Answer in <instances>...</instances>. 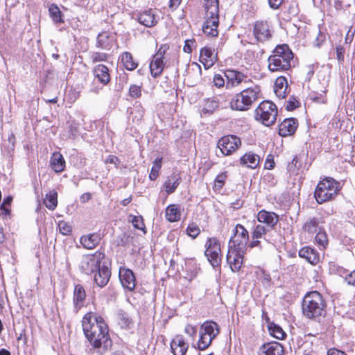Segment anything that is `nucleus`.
Masks as SVG:
<instances>
[{"mask_svg":"<svg viewBox=\"0 0 355 355\" xmlns=\"http://www.w3.org/2000/svg\"><path fill=\"white\" fill-rule=\"evenodd\" d=\"M84 334L96 353L103 355L110 351L112 341L104 319L93 312L87 313L82 320Z\"/></svg>","mask_w":355,"mask_h":355,"instance_id":"1","label":"nucleus"},{"mask_svg":"<svg viewBox=\"0 0 355 355\" xmlns=\"http://www.w3.org/2000/svg\"><path fill=\"white\" fill-rule=\"evenodd\" d=\"M326 303L318 291L307 293L302 303L303 315L309 319H316L325 313Z\"/></svg>","mask_w":355,"mask_h":355,"instance_id":"2","label":"nucleus"},{"mask_svg":"<svg viewBox=\"0 0 355 355\" xmlns=\"http://www.w3.org/2000/svg\"><path fill=\"white\" fill-rule=\"evenodd\" d=\"M272 53L268 59V69L270 71H285L291 68L293 54L287 44L277 46Z\"/></svg>","mask_w":355,"mask_h":355,"instance_id":"3","label":"nucleus"},{"mask_svg":"<svg viewBox=\"0 0 355 355\" xmlns=\"http://www.w3.org/2000/svg\"><path fill=\"white\" fill-rule=\"evenodd\" d=\"M260 89L257 85L249 87L234 96L230 101V107L238 111L248 110L258 101Z\"/></svg>","mask_w":355,"mask_h":355,"instance_id":"4","label":"nucleus"},{"mask_svg":"<svg viewBox=\"0 0 355 355\" xmlns=\"http://www.w3.org/2000/svg\"><path fill=\"white\" fill-rule=\"evenodd\" d=\"M206 9V20L202 26L204 33L216 37L218 32V0H203Z\"/></svg>","mask_w":355,"mask_h":355,"instance_id":"5","label":"nucleus"},{"mask_svg":"<svg viewBox=\"0 0 355 355\" xmlns=\"http://www.w3.org/2000/svg\"><path fill=\"white\" fill-rule=\"evenodd\" d=\"M338 191L339 182L331 178H326L318 184L314 197L318 203L322 204L334 198Z\"/></svg>","mask_w":355,"mask_h":355,"instance_id":"6","label":"nucleus"},{"mask_svg":"<svg viewBox=\"0 0 355 355\" xmlns=\"http://www.w3.org/2000/svg\"><path fill=\"white\" fill-rule=\"evenodd\" d=\"M277 116V106L268 101L261 102L255 110V119L266 126L274 124L276 121Z\"/></svg>","mask_w":355,"mask_h":355,"instance_id":"7","label":"nucleus"},{"mask_svg":"<svg viewBox=\"0 0 355 355\" xmlns=\"http://www.w3.org/2000/svg\"><path fill=\"white\" fill-rule=\"evenodd\" d=\"M104 258L105 254L101 251L85 254L82 257L80 269L82 272L86 275H91L96 272L97 269L103 265L101 263Z\"/></svg>","mask_w":355,"mask_h":355,"instance_id":"8","label":"nucleus"},{"mask_svg":"<svg viewBox=\"0 0 355 355\" xmlns=\"http://www.w3.org/2000/svg\"><path fill=\"white\" fill-rule=\"evenodd\" d=\"M168 49L169 46L167 44H163L154 55L150 63V70L153 78H157L162 74L165 66L164 55Z\"/></svg>","mask_w":355,"mask_h":355,"instance_id":"9","label":"nucleus"},{"mask_svg":"<svg viewBox=\"0 0 355 355\" xmlns=\"http://www.w3.org/2000/svg\"><path fill=\"white\" fill-rule=\"evenodd\" d=\"M207 249L205 255L213 267H217L220 265V245L216 238H209L206 243Z\"/></svg>","mask_w":355,"mask_h":355,"instance_id":"10","label":"nucleus"},{"mask_svg":"<svg viewBox=\"0 0 355 355\" xmlns=\"http://www.w3.org/2000/svg\"><path fill=\"white\" fill-rule=\"evenodd\" d=\"M249 240L247 230L241 224H237L234 229V234L230 241V248L243 250Z\"/></svg>","mask_w":355,"mask_h":355,"instance_id":"11","label":"nucleus"},{"mask_svg":"<svg viewBox=\"0 0 355 355\" xmlns=\"http://www.w3.org/2000/svg\"><path fill=\"white\" fill-rule=\"evenodd\" d=\"M241 145L239 137L234 135H226L221 137L218 141V147L224 155H231Z\"/></svg>","mask_w":355,"mask_h":355,"instance_id":"12","label":"nucleus"},{"mask_svg":"<svg viewBox=\"0 0 355 355\" xmlns=\"http://www.w3.org/2000/svg\"><path fill=\"white\" fill-rule=\"evenodd\" d=\"M119 277L123 288L128 291H134L136 286V278L132 270L125 266L120 267Z\"/></svg>","mask_w":355,"mask_h":355,"instance_id":"13","label":"nucleus"},{"mask_svg":"<svg viewBox=\"0 0 355 355\" xmlns=\"http://www.w3.org/2000/svg\"><path fill=\"white\" fill-rule=\"evenodd\" d=\"M225 76L227 80L226 85L227 88L236 87L242 83L247 84L251 82V80L247 75L233 69L227 70L225 72Z\"/></svg>","mask_w":355,"mask_h":355,"instance_id":"14","label":"nucleus"},{"mask_svg":"<svg viewBox=\"0 0 355 355\" xmlns=\"http://www.w3.org/2000/svg\"><path fill=\"white\" fill-rule=\"evenodd\" d=\"M243 250L230 248L227 254V262L233 272H238L243 264Z\"/></svg>","mask_w":355,"mask_h":355,"instance_id":"15","label":"nucleus"},{"mask_svg":"<svg viewBox=\"0 0 355 355\" xmlns=\"http://www.w3.org/2000/svg\"><path fill=\"white\" fill-rule=\"evenodd\" d=\"M253 33L257 42H264L272 37L270 26L266 21H257L253 28Z\"/></svg>","mask_w":355,"mask_h":355,"instance_id":"16","label":"nucleus"},{"mask_svg":"<svg viewBox=\"0 0 355 355\" xmlns=\"http://www.w3.org/2000/svg\"><path fill=\"white\" fill-rule=\"evenodd\" d=\"M269 231L268 228H266L265 226L259 224L255 226L252 233V241L249 244V247L251 248L259 247L260 249L263 248L261 245V241L260 239H263L264 242L268 244L269 241L265 238L267 232Z\"/></svg>","mask_w":355,"mask_h":355,"instance_id":"17","label":"nucleus"},{"mask_svg":"<svg viewBox=\"0 0 355 355\" xmlns=\"http://www.w3.org/2000/svg\"><path fill=\"white\" fill-rule=\"evenodd\" d=\"M297 127L298 121L296 119H286L279 125V135L284 137L293 135Z\"/></svg>","mask_w":355,"mask_h":355,"instance_id":"18","label":"nucleus"},{"mask_svg":"<svg viewBox=\"0 0 355 355\" xmlns=\"http://www.w3.org/2000/svg\"><path fill=\"white\" fill-rule=\"evenodd\" d=\"M110 276V270L103 263L95 272L94 281L98 286L103 288L107 284Z\"/></svg>","mask_w":355,"mask_h":355,"instance_id":"19","label":"nucleus"},{"mask_svg":"<svg viewBox=\"0 0 355 355\" xmlns=\"http://www.w3.org/2000/svg\"><path fill=\"white\" fill-rule=\"evenodd\" d=\"M115 40V36L112 33L103 31L97 36L96 46L104 50H110Z\"/></svg>","mask_w":355,"mask_h":355,"instance_id":"20","label":"nucleus"},{"mask_svg":"<svg viewBox=\"0 0 355 355\" xmlns=\"http://www.w3.org/2000/svg\"><path fill=\"white\" fill-rule=\"evenodd\" d=\"M257 220L259 223L266 224V228H273L279 221V216L274 212L266 211L264 209L259 211Z\"/></svg>","mask_w":355,"mask_h":355,"instance_id":"21","label":"nucleus"},{"mask_svg":"<svg viewBox=\"0 0 355 355\" xmlns=\"http://www.w3.org/2000/svg\"><path fill=\"white\" fill-rule=\"evenodd\" d=\"M188 348V343L181 335L175 336L171 342V349L173 355H185Z\"/></svg>","mask_w":355,"mask_h":355,"instance_id":"22","label":"nucleus"},{"mask_svg":"<svg viewBox=\"0 0 355 355\" xmlns=\"http://www.w3.org/2000/svg\"><path fill=\"white\" fill-rule=\"evenodd\" d=\"M283 346L278 342H271L261 346L259 355H283Z\"/></svg>","mask_w":355,"mask_h":355,"instance_id":"23","label":"nucleus"},{"mask_svg":"<svg viewBox=\"0 0 355 355\" xmlns=\"http://www.w3.org/2000/svg\"><path fill=\"white\" fill-rule=\"evenodd\" d=\"M85 298L86 293L83 286L80 284L76 285L73 296V303L76 312H78L84 306Z\"/></svg>","mask_w":355,"mask_h":355,"instance_id":"24","label":"nucleus"},{"mask_svg":"<svg viewBox=\"0 0 355 355\" xmlns=\"http://www.w3.org/2000/svg\"><path fill=\"white\" fill-rule=\"evenodd\" d=\"M94 75L98 80L105 85L110 81V76L108 68L104 64L96 65L93 70Z\"/></svg>","mask_w":355,"mask_h":355,"instance_id":"25","label":"nucleus"},{"mask_svg":"<svg viewBox=\"0 0 355 355\" xmlns=\"http://www.w3.org/2000/svg\"><path fill=\"white\" fill-rule=\"evenodd\" d=\"M101 241V236L97 233L89 234L83 235L80 239V242L82 245L88 250L95 248Z\"/></svg>","mask_w":355,"mask_h":355,"instance_id":"26","label":"nucleus"},{"mask_svg":"<svg viewBox=\"0 0 355 355\" xmlns=\"http://www.w3.org/2000/svg\"><path fill=\"white\" fill-rule=\"evenodd\" d=\"M259 164V157L254 153L248 152L240 159V164L250 168H256Z\"/></svg>","mask_w":355,"mask_h":355,"instance_id":"27","label":"nucleus"},{"mask_svg":"<svg viewBox=\"0 0 355 355\" xmlns=\"http://www.w3.org/2000/svg\"><path fill=\"white\" fill-rule=\"evenodd\" d=\"M299 256L311 264H316L319 261L318 253L310 247H304L299 251Z\"/></svg>","mask_w":355,"mask_h":355,"instance_id":"28","label":"nucleus"},{"mask_svg":"<svg viewBox=\"0 0 355 355\" xmlns=\"http://www.w3.org/2000/svg\"><path fill=\"white\" fill-rule=\"evenodd\" d=\"M137 20L141 24L146 27H152L157 24L155 14L152 10H145L140 13L137 17Z\"/></svg>","mask_w":355,"mask_h":355,"instance_id":"29","label":"nucleus"},{"mask_svg":"<svg viewBox=\"0 0 355 355\" xmlns=\"http://www.w3.org/2000/svg\"><path fill=\"white\" fill-rule=\"evenodd\" d=\"M50 164L52 169L55 173H60L64 170L65 160L63 156L58 152H55L52 155Z\"/></svg>","mask_w":355,"mask_h":355,"instance_id":"30","label":"nucleus"},{"mask_svg":"<svg viewBox=\"0 0 355 355\" xmlns=\"http://www.w3.org/2000/svg\"><path fill=\"white\" fill-rule=\"evenodd\" d=\"M181 180V177L179 174L173 173L168 177L167 180L164 184V187L168 194L173 193L177 187L179 186Z\"/></svg>","mask_w":355,"mask_h":355,"instance_id":"31","label":"nucleus"},{"mask_svg":"<svg viewBox=\"0 0 355 355\" xmlns=\"http://www.w3.org/2000/svg\"><path fill=\"white\" fill-rule=\"evenodd\" d=\"M166 218L169 222H176L180 220L181 211L180 206L175 204L168 205L166 209Z\"/></svg>","mask_w":355,"mask_h":355,"instance_id":"32","label":"nucleus"},{"mask_svg":"<svg viewBox=\"0 0 355 355\" xmlns=\"http://www.w3.org/2000/svg\"><path fill=\"white\" fill-rule=\"evenodd\" d=\"M200 331L214 339L219 334L218 324L212 321L204 322L200 327Z\"/></svg>","mask_w":355,"mask_h":355,"instance_id":"33","label":"nucleus"},{"mask_svg":"<svg viewBox=\"0 0 355 355\" xmlns=\"http://www.w3.org/2000/svg\"><path fill=\"white\" fill-rule=\"evenodd\" d=\"M216 56L214 55V51L211 48L204 47L200 50V61L203 64H207L210 62L209 65L211 66L215 61Z\"/></svg>","mask_w":355,"mask_h":355,"instance_id":"34","label":"nucleus"},{"mask_svg":"<svg viewBox=\"0 0 355 355\" xmlns=\"http://www.w3.org/2000/svg\"><path fill=\"white\" fill-rule=\"evenodd\" d=\"M121 62L126 69L132 71L137 67V63L133 60L132 55L129 52H124L121 55Z\"/></svg>","mask_w":355,"mask_h":355,"instance_id":"35","label":"nucleus"},{"mask_svg":"<svg viewBox=\"0 0 355 355\" xmlns=\"http://www.w3.org/2000/svg\"><path fill=\"white\" fill-rule=\"evenodd\" d=\"M318 225L319 219L313 217L306 220L303 226V230L304 232L313 234L318 231Z\"/></svg>","mask_w":355,"mask_h":355,"instance_id":"36","label":"nucleus"},{"mask_svg":"<svg viewBox=\"0 0 355 355\" xmlns=\"http://www.w3.org/2000/svg\"><path fill=\"white\" fill-rule=\"evenodd\" d=\"M44 203L49 209H55L58 203L57 193L53 191L47 193L45 196Z\"/></svg>","mask_w":355,"mask_h":355,"instance_id":"37","label":"nucleus"},{"mask_svg":"<svg viewBox=\"0 0 355 355\" xmlns=\"http://www.w3.org/2000/svg\"><path fill=\"white\" fill-rule=\"evenodd\" d=\"M218 101L215 98H209L205 103L202 112L205 114H212L218 107Z\"/></svg>","mask_w":355,"mask_h":355,"instance_id":"38","label":"nucleus"},{"mask_svg":"<svg viewBox=\"0 0 355 355\" xmlns=\"http://www.w3.org/2000/svg\"><path fill=\"white\" fill-rule=\"evenodd\" d=\"M214 338L200 331V339L198 342V348L200 350L206 349L211 343Z\"/></svg>","mask_w":355,"mask_h":355,"instance_id":"39","label":"nucleus"},{"mask_svg":"<svg viewBox=\"0 0 355 355\" xmlns=\"http://www.w3.org/2000/svg\"><path fill=\"white\" fill-rule=\"evenodd\" d=\"M162 158H157L152 166L150 173L149 174V178L151 180H156L159 176V171L162 167Z\"/></svg>","mask_w":355,"mask_h":355,"instance_id":"40","label":"nucleus"},{"mask_svg":"<svg viewBox=\"0 0 355 355\" xmlns=\"http://www.w3.org/2000/svg\"><path fill=\"white\" fill-rule=\"evenodd\" d=\"M315 242L322 249L326 248L328 245V238L326 232L324 230L319 229L315 238Z\"/></svg>","mask_w":355,"mask_h":355,"instance_id":"41","label":"nucleus"},{"mask_svg":"<svg viewBox=\"0 0 355 355\" xmlns=\"http://www.w3.org/2000/svg\"><path fill=\"white\" fill-rule=\"evenodd\" d=\"M269 331L273 337L276 338L277 339L282 340L284 339L286 336V333L284 331V330L279 327L276 324H272L269 327Z\"/></svg>","mask_w":355,"mask_h":355,"instance_id":"42","label":"nucleus"},{"mask_svg":"<svg viewBox=\"0 0 355 355\" xmlns=\"http://www.w3.org/2000/svg\"><path fill=\"white\" fill-rule=\"evenodd\" d=\"M49 14L55 23H60L62 21V17H61V12L60 10V8L54 4H52L49 9Z\"/></svg>","mask_w":355,"mask_h":355,"instance_id":"43","label":"nucleus"},{"mask_svg":"<svg viewBox=\"0 0 355 355\" xmlns=\"http://www.w3.org/2000/svg\"><path fill=\"white\" fill-rule=\"evenodd\" d=\"M119 318L120 321L119 324L122 328H130L132 326V320L129 317V315L126 313H120L119 314Z\"/></svg>","mask_w":355,"mask_h":355,"instance_id":"44","label":"nucleus"},{"mask_svg":"<svg viewBox=\"0 0 355 355\" xmlns=\"http://www.w3.org/2000/svg\"><path fill=\"white\" fill-rule=\"evenodd\" d=\"M199 227L194 223H190L187 228V234L192 239H196L200 234Z\"/></svg>","mask_w":355,"mask_h":355,"instance_id":"45","label":"nucleus"},{"mask_svg":"<svg viewBox=\"0 0 355 355\" xmlns=\"http://www.w3.org/2000/svg\"><path fill=\"white\" fill-rule=\"evenodd\" d=\"M59 230L63 235H69L72 231L71 226L65 221H60L58 223Z\"/></svg>","mask_w":355,"mask_h":355,"instance_id":"46","label":"nucleus"},{"mask_svg":"<svg viewBox=\"0 0 355 355\" xmlns=\"http://www.w3.org/2000/svg\"><path fill=\"white\" fill-rule=\"evenodd\" d=\"M226 179V172L221 173L220 174L218 175L215 179V188L217 189H220L223 187Z\"/></svg>","mask_w":355,"mask_h":355,"instance_id":"47","label":"nucleus"},{"mask_svg":"<svg viewBox=\"0 0 355 355\" xmlns=\"http://www.w3.org/2000/svg\"><path fill=\"white\" fill-rule=\"evenodd\" d=\"M108 55L105 53L94 52L91 55V59L94 63L107 60Z\"/></svg>","mask_w":355,"mask_h":355,"instance_id":"48","label":"nucleus"},{"mask_svg":"<svg viewBox=\"0 0 355 355\" xmlns=\"http://www.w3.org/2000/svg\"><path fill=\"white\" fill-rule=\"evenodd\" d=\"M132 218L131 223L133 226L138 230H143L144 228V224L141 216H130Z\"/></svg>","mask_w":355,"mask_h":355,"instance_id":"49","label":"nucleus"},{"mask_svg":"<svg viewBox=\"0 0 355 355\" xmlns=\"http://www.w3.org/2000/svg\"><path fill=\"white\" fill-rule=\"evenodd\" d=\"M300 105V103L293 96L291 97L287 101L286 109L287 110L291 111L298 107Z\"/></svg>","mask_w":355,"mask_h":355,"instance_id":"50","label":"nucleus"},{"mask_svg":"<svg viewBox=\"0 0 355 355\" xmlns=\"http://www.w3.org/2000/svg\"><path fill=\"white\" fill-rule=\"evenodd\" d=\"M129 94L132 98H138L141 96V87L137 85H132L129 89Z\"/></svg>","mask_w":355,"mask_h":355,"instance_id":"51","label":"nucleus"},{"mask_svg":"<svg viewBox=\"0 0 355 355\" xmlns=\"http://www.w3.org/2000/svg\"><path fill=\"white\" fill-rule=\"evenodd\" d=\"M288 88V83L284 77L277 78L275 83V89Z\"/></svg>","mask_w":355,"mask_h":355,"instance_id":"52","label":"nucleus"},{"mask_svg":"<svg viewBox=\"0 0 355 355\" xmlns=\"http://www.w3.org/2000/svg\"><path fill=\"white\" fill-rule=\"evenodd\" d=\"M12 201V198L11 196H8L4 198L2 204L1 205V209L3 210V212L6 215L10 214V209L5 207L6 205H10Z\"/></svg>","mask_w":355,"mask_h":355,"instance_id":"53","label":"nucleus"},{"mask_svg":"<svg viewBox=\"0 0 355 355\" xmlns=\"http://www.w3.org/2000/svg\"><path fill=\"white\" fill-rule=\"evenodd\" d=\"M345 280L347 284L355 286V270L346 274Z\"/></svg>","mask_w":355,"mask_h":355,"instance_id":"54","label":"nucleus"},{"mask_svg":"<svg viewBox=\"0 0 355 355\" xmlns=\"http://www.w3.org/2000/svg\"><path fill=\"white\" fill-rule=\"evenodd\" d=\"M214 83L217 87L220 88L224 86L225 80L222 76L216 74L214 77Z\"/></svg>","mask_w":355,"mask_h":355,"instance_id":"55","label":"nucleus"},{"mask_svg":"<svg viewBox=\"0 0 355 355\" xmlns=\"http://www.w3.org/2000/svg\"><path fill=\"white\" fill-rule=\"evenodd\" d=\"M184 331L189 336L193 337L196 335L197 329L191 324H187L185 327Z\"/></svg>","mask_w":355,"mask_h":355,"instance_id":"56","label":"nucleus"},{"mask_svg":"<svg viewBox=\"0 0 355 355\" xmlns=\"http://www.w3.org/2000/svg\"><path fill=\"white\" fill-rule=\"evenodd\" d=\"M195 42L194 40H187L183 50L185 53H191L192 51L191 45Z\"/></svg>","mask_w":355,"mask_h":355,"instance_id":"57","label":"nucleus"},{"mask_svg":"<svg viewBox=\"0 0 355 355\" xmlns=\"http://www.w3.org/2000/svg\"><path fill=\"white\" fill-rule=\"evenodd\" d=\"M287 88L275 89V93L279 99H283L286 96Z\"/></svg>","mask_w":355,"mask_h":355,"instance_id":"58","label":"nucleus"},{"mask_svg":"<svg viewBox=\"0 0 355 355\" xmlns=\"http://www.w3.org/2000/svg\"><path fill=\"white\" fill-rule=\"evenodd\" d=\"M284 0H268V4L272 9H278L282 4Z\"/></svg>","mask_w":355,"mask_h":355,"instance_id":"59","label":"nucleus"},{"mask_svg":"<svg viewBox=\"0 0 355 355\" xmlns=\"http://www.w3.org/2000/svg\"><path fill=\"white\" fill-rule=\"evenodd\" d=\"M344 54H345L344 48L342 46H337L336 47V55H337V59L339 61H343Z\"/></svg>","mask_w":355,"mask_h":355,"instance_id":"60","label":"nucleus"},{"mask_svg":"<svg viewBox=\"0 0 355 355\" xmlns=\"http://www.w3.org/2000/svg\"><path fill=\"white\" fill-rule=\"evenodd\" d=\"M106 162L107 163H110V164H113L116 166H118L120 163V161H119V159L116 157V156H114V155H110L107 159H106Z\"/></svg>","mask_w":355,"mask_h":355,"instance_id":"61","label":"nucleus"},{"mask_svg":"<svg viewBox=\"0 0 355 355\" xmlns=\"http://www.w3.org/2000/svg\"><path fill=\"white\" fill-rule=\"evenodd\" d=\"M92 198V194L90 193H85L80 197V200L82 203L88 202Z\"/></svg>","mask_w":355,"mask_h":355,"instance_id":"62","label":"nucleus"},{"mask_svg":"<svg viewBox=\"0 0 355 355\" xmlns=\"http://www.w3.org/2000/svg\"><path fill=\"white\" fill-rule=\"evenodd\" d=\"M182 0H170L169 7L175 10L180 4Z\"/></svg>","mask_w":355,"mask_h":355,"instance_id":"63","label":"nucleus"},{"mask_svg":"<svg viewBox=\"0 0 355 355\" xmlns=\"http://www.w3.org/2000/svg\"><path fill=\"white\" fill-rule=\"evenodd\" d=\"M327 355H346L344 352L332 349L328 351Z\"/></svg>","mask_w":355,"mask_h":355,"instance_id":"64","label":"nucleus"}]
</instances>
